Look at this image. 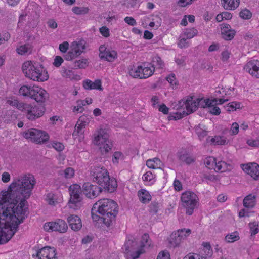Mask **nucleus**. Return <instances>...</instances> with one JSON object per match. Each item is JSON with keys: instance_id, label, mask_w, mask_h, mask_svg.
I'll use <instances>...</instances> for the list:
<instances>
[{"instance_id": "nucleus-24", "label": "nucleus", "mask_w": 259, "mask_h": 259, "mask_svg": "<svg viewBox=\"0 0 259 259\" xmlns=\"http://www.w3.org/2000/svg\"><path fill=\"white\" fill-rule=\"evenodd\" d=\"M84 48V46L77 44L65 55V59L66 60H72L74 58L80 55Z\"/></svg>"}, {"instance_id": "nucleus-61", "label": "nucleus", "mask_w": 259, "mask_h": 259, "mask_svg": "<svg viewBox=\"0 0 259 259\" xmlns=\"http://www.w3.org/2000/svg\"><path fill=\"white\" fill-rule=\"evenodd\" d=\"M124 21L128 25L133 26L136 25L137 24L136 20L132 17H126L124 18Z\"/></svg>"}, {"instance_id": "nucleus-53", "label": "nucleus", "mask_w": 259, "mask_h": 259, "mask_svg": "<svg viewBox=\"0 0 259 259\" xmlns=\"http://www.w3.org/2000/svg\"><path fill=\"white\" fill-rule=\"evenodd\" d=\"M239 16L243 19H249L252 17V13L249 10L245 9L240 12Z\"/></svg>"}, {"instance_id": "nucleus-41", "label": "nucleus", "mask_w": 259, "mask_h": 259, "mask_svg": "<svg viewBox=\"0 0 259 259\" xmlns=\"http://www.w3.org/2000/svg\"><path fill=\"white\" fill-rule=\"evenodd\" d=\"M161 204L156 201H153L149 205V211L153 214H156L161 209Z\"/></svg>"}, {"instance_id": "nucleus-39", "label": "nucleus", "mask_w": 259, "mask_h": 259, "mask_svg": "<svg viewBox=\"0 0 259 259\" xmlns=\"http://www.w3.org/2000/svg\"><path fill=\"white\" fill-rule=\"evenodd\" d=\"M74 170L72 167H67L60 172V175L65 178L68 179L73 178L74 175Z\"/></svg>"}, {"instance_id": "nucleus-7", "label": "nucleus", "mask_w": 259, "mask_h": 259, "mask_svg": "<svg viewBox=\"0 0 259 259\" xmlns=\"http://www.w3.org/2000/svg\"><path fill=\"white\" fill-rule=\"evenodd\" d=\"M70 199L66 207L74 210L79 209L82 205L81 190L79 185L74 184L69 187Z\"/></svg>"}, {"instance_id": "nucleus-20", "label": "nucleus", "mask_w": 259, "mask_h": 259, "mask_svg": "<svg viewBox=\"0 0 259 259\" xmlns=\"http://www.w3.org/2000/svg\"><path fill=\"white\" fill-rule=\"evenodd\" d=\"M228 100V99H224L223 98H215L211 100L209 99H204L203 98L196 99V104L198 108H208L209 105L211 104H223Z\"/></svg>"}, {"instance_id": "nucleus-23", "label": "nucleus", "mask_w": 259, "mask_h": 259, "mask_svg": "<svg viewBox=\"0 0 259 259\" xmlns=\"http://www.w3.org/2000/svg\"><path fill=\"white\" fill-rule=\"evenodd\" d=\"M236 33L235 30L231 29L230 25L222 24L221 25V34L222 37L227 40L232 39Z\"/></svg>"}, {"instance_id": "nucleus-54", "label": "nucleus", "mask_w": 259, "mask_h": 259, "mask_svg": "<svg viewBox=\"0 0 259 259\" xmlns=\"http://www.w3.org/2000/svg\"><path fill=\"white\" fill-rule=\"evenodd\" d=\"M51 145L52 147L59 152L62 151L64 148V146L60 142L53 141L51 143Z\"/></svg>"}, {"instance_id": "nucleus-56", "label": "nucleus", "mask_w": 259, "mask_h": 259, "mask_svg": "<svg viewBox=\"0 0 259 259\" xmlns=\"http://www.w3.org/2000/svg\"><path fill=\"white\" fill-rule=\"evenodd\" d=\"M187 39L186 37L182 38L178 43V46L181 48L188 47L190 46V42Z\"/></svg>"}, {"instance_id": "nucleus-44", "label": "nucleus", "mask_w": 259, "mask_h": 259, "mask_svg": "<svg viewBox=\"0 0 259 259\" xmlns=\"http://www.w3.org/2000/svg\"><path fill=\"white\" fill-rule=\"evenodd\" d=\"M217 159L213 157H209L205 159L204 163L209 169H213L217 162Z\"/></svg>"}, {"instance_id": "nucleus-3", "label": "nucleus", "mask_w": 259, "mask_h": 259, "mask_svg": "<svg viewBox=\"0 0 259 259\" xmlns=\"http://www.w3.org/2000/svg\"><path fill=\"white\" fill-rule=\"evenodd\" d=\"M91 177L93 182L108 192H113L117 188L116 180L110 177L108 171L104 167L96 166L92 168Z\"/></svg>"}, {"instance_id": "nucleus-31", "label": "nucleus", "mask_w": 259, "mask_h": 259, "mask_svg": "<svg viewBox=\"0 0 259 259\" xmlns=\"http://www.w3.org/2000/svg\"><path fill=\"white\" fill-rule=\"evenodd\" d=\"M256 197L254 195L249 194L243 199V206L248 208H253L255 205Z\"/></svg>"}, {"instance_id": "nucleus-34", "label": "nucleus", "mask_w": 259, "mask_h": 259, "mask_svg": "<svg viewBox=\"0 0 259 259\" xmlns=\"http://www.w3.org/2000/svg\"><path fill=\"white\" fill-rule=\"evenodd\" d=\"M228 166L230 167V165L224 161H217L214 170L217 172H223L229 169Z\"/></svg>"}, {"instance_id": "nucleus-42", "label": "nucleus", "mask_w": 259, "mask_h": 259, "mask_svg": "<svg viewBox=\"0 0 259 259\" xmlns=\"http://www.w3.org/2000/svg\"><path fill=\"white\" fill-rule=\"evenodd\" d=\"M72 12L76 15H83L89 12V9L87 7H74L72 9Z\"/></svg>"}, {"instance_id": "nucleus-30", "label": "nucleus", "mask_w": 259, "mask_h": 259, "mask_svg": "<svg viewBox=\"0 0 259 259\" xmlns=\"http://www.w3.org/2000/svg\"><path fill=\"white\" fill-rule=\"evenodd\" d=\"M179 159L187 164H190L195 161V158L186 151H182L179 154Z\"/></svg>"}, {"instance_id": "nucleus-27", "label": "nucleus", "mask_w": 259, "mask_h": 259, "mask_svg": "<svg viewBox=\"0 0 259 259\" xmlns=\"http://www.w3.org/2000/svg\"><path fill=\"white\" fill-rule=\"evenodd\" d=\"M83 85L87 90L97 89L100 91L103 90L102 87L101 81L99 79L96 80L94 82L87 79L83 82Z\"/></svg>"}, {"instance_id": "nucleus-52", "label": "nucleus", "mask_w": 259, "mask_h": 259, "mask_svg": "<svg viewBox=\"0 0 259 259\" xmlns=\"http://www.w3.org/2000/svg\"><path fill=\"white\" fill-rule=\"evenodd\" d=\"M240 108V103L236 102H232L230 103L227 107V110L228 111H235L237 109H239Z\"/></svg>"}, {"instance_id": "nucleus-43", "label": "nucleus", "mask_w": 259, "mask_h": 259, "mask_svg": "<svg viewBox=\"0 0 259 259\" xmlns=\"http://www.w3.org/2000/svg\"><path fill=\"white\" fill-rule=\"evenodd\" d=\"M239 239V234L237 232H234L228 234L225 237V240L229 243H232Z\"/></svg>"}, {"instance_id": "nucleus-45", "label": "nucleus", "mask_w": 259, "mask_h": 259, "mask_svg": "<svg viewBox=\"0 0 259 259\" xmlns=\"http://www.w3.org/2000/svg\"><path fill=\"white\" fill-rule=\"evenodd\" d=\"M218 104H211L208 107V112H210L211 114L218 115L220 114L221 111L220 109L217 106V105Z\"/></svg>"}, {"instance_id": "nucleus-1", "label": "nucleus", "mask_w": 259, "mask_h": 259, "mask_svg": "<svg viewBox=\"0 0 259 259\" xmlns=\"http://www.w3.org/2000/svg\"><path fill=\"white\" fill-rule=\"evenodd\" d=\"M36 182L33 175L23 174L13 181L7 191L0 193V211L15 217L17 227L27 215L26 200L31 195Z\"/></svg>"}, {"instance_id": "nucleus-16", "label": "nucleus", "mask_w": 259, "mask_h": 259, "mask_svg": "<svg viewBox=\"0 0 259 259\" xmlns=\"http://www.w3.org/2000/svg\"><path fill=\"white\" fill-rule=\"evenodd\" d=\"M83 187L84 194L90 198L97 197L102 191L101 187L89 183H85Z\"/></svg>"}, {"instance_id": "nucleus-2", "label": "nucleus", "mask_w": 259, "mask_h": 259, "mask_svg": "<svg viewBox=\"0 0 259 259\" xmlns=\"http://www.w3.org/2000/svg\"><path fill=\"white\" fill-rule=\"evenodd\" d=\"M94 211H98L100 214L103 215L101 219L103 220V223L109 227L118 213V205L111 199H101L94 204Z\"/></svg>"}, {"instance_id": "nucleus-18", "label": "nucleus", "mask_w": 259, "mask_h": 259, "mask_svg": "<svg viewBox=\"0 0 259 259\" xmlns=\"http://www.w3.org/2000/svg\"><path fill=\"white\" fill-rule=\"evenodd\" d=\"M245 71L249 73L252 76L259 78V61L252 60L248 62L244 67Z\"/></svg>"}, {"instance_id": "nucleus-60", "label": "nucleus", "mask_w": 259, "mask_h": 259, "mask_svg": "<svg viewBox=\"0 0 259 259\" xmlns=\"http://www.w3.org/2000/svg\"><path fill=\"white\" fill-rule=\"evenodd\" d=\"M63 58L60 56H57L55 57V58L54 59L53 65L55 66L58 67L61 65V64L63 63Z\"/></svg>"}, {"instance_id": "nucleus-63", "label": "nucleus", "mask_w": 259, "mask_h": 259, "mask_svg": "<svg viewBox=\"0 0 259 259\" xmlns=\"http://www.w3.org/2000/svg\"><path fill=\"white\" fill-rule=\"evenodd\" d=\"M157 259H170V255L168 252L164 251L159 253Z\"/></svg>"}, {"instance_id": "nucleus-13", "label": "nucleus", "mask_w": 259, "mask_h": 259, "mask_svg": "<svg viewBox=\"0 0 259 259\" xmlns=\"http://www.w3.org/2000/svg\"><path fill=\"white\" fill-rule=\"evenodd\" d=\"M68 228L66 222L61 219H57L54 222L46 223L44 225V229L45 231H58L60 233H64Z\"/></svg>"}, {"instance_id": "nucleus-26", "label": "nucleus", "mask_w": 259, "mask_h": 259, "mask_svg": "<svg viewBox=\"0 0 259 259\" xmlns=\"http://www.w3.org/2000/svg\"><path fill=\"white\" fill-rule=\"evenodd\" d=\"M184 103L187 111L184 112L183 115H189L198 108L196 99L194 100L192 97H188Z\"/></svg>"}, {"instance_id": "nucleus-5", "label": "nucleus", "mask_w": 259, "mask_h": 259, "mask_svg": "<svg viewBox=\"0 0 259 259\" xmlns=\"http://www.w3.org/2000/svg\"><path fill=\"white\" fill-rule=\"evenodd\" d=\"M22 70L27 77L33 81L42 82L49 78L47 71L41 65L36 62H25L22 66Z\"/></svg>"}, {"instance_id": "nucleus-10", "label": "nucleus", "mask_w": 259, "mask_h": 259, "mask_svg": "<svg viewBox=\"0 0 259 259\" xmlns=\"http://www.w3.org/2000/svg\"><path fill=\"white\" fill-rule=\"evenodd\" d=\"M108 135L103 129L97 131L94 134V143L99 146L102 152H109L112 147V143L108 139Z\"/></svg>"}, {"instance_id": "nucleus-12", "label": "nucleus", "mask_w": 259, "mask_h": 259, "mask_svg": "<svg viewBox=\"0 0 259 259\" xmlns=\"http://www.w3.org/2000/svg\"><path fill=\"white\" fill-rule=\"evenodd\" d=\"M24 138L38 144L45 142L49 139V136L45 131L35 128H31L23 133Z\"/></svg>"}, {"instance_id": "nucleus-55", "label": "nucleus", "mask_w": 259, "mask_h": 259, "mask_svg": "<svg viewBox=\"0 0 259 259\" xmlns=\"http://www.w3.org/2000/svg\"><path fill=\"white\" fill-rule=\"evenodd\" d=\"M203 251L204 252L205 258L209 257L211 256L212 250L211 249V246L209 244H206L203 248Z\"/></svg>"}, {"instance_id": "nucleus-25", "label": "nucleus", "mask_w": 259, "mask_h": 259, "mask_svg": "<svg viewBox=\"0 0 259 259\" xmlns=\"http://www.w3.org/2000/svg\"><path fill=\"white\" fill-rule=\"evenodd\" d=\"M67 221L71 228L74 231H78L82 227L81 220L77 215H70L68 217Z\"/></svg>"}, {"instance_id": "nucleus-38", "label": "nucleus", "mask_w": 259, "mask_h": 259, "mask_svg": "<svg viewBox=\"0 0 259 259\" xmlns=\"http://www.w3.org/2000/svg\"><path fill=\"white\" fill-rule=\"evenodd\" d=\"M17 52L20 55H25L31 52V47L29 44H25L20 46L16 49Z\"/></svg>"}, {"instance_id": "nucleus-22", "label": "nucleus", "mask_w": 259, "mask_h": 259, "mask_svg": "<svg viewBox=\"0 0 259 259\" xmlns=\"http://www.w3.org/2000/svg\"><path fill=\"white\" fill-rule=\"evenodd\" d=\"M191 233L189 229H182L177 231V233L172 234V239H175L174 244L176 246L178 245L181 242L185 239Z\"/></svg>"}, {"instance_id": "nucleus-48", "label": "nucleus", "mask_w": 259, "mask_h": 259, "mask_svg": "<svg viewBox=\"0 0 259 259\" xmlns=\"http://www.w3.org/2000/svg\"><path fill=\"white\" fill-rule=\"evenodd\" d=\"M83 102L78 100L76 102V106H74L72 109L73 112L75 113H82L84 110Z\"/></svg>"}, {"instance_id": "nucleus-35", "label": "nucleus", "mask_w": 259, "mask_h": 259, "mask_svg": "<svg viewBox=\"0 0 259 259\" xmlns=\"http://www.w3.org/2000/svg\"><path fill=\"white\" fill-rule=\"evenodd\" d=\"M146 165L150 168L155 169L161 165V161L158 158L149 159L146 161Z\"/></svg>"}, {"instance_id": "nucleus-58", "label": "nucleus", "mask_w": 259, "mask_h": 259, "mask_svg": "<svg viewBox=\"0 0 259 259\" xmlns=\"http://www.w3.org/2000/svg\"><path fill=\"white\" fill-rule=\"evenodd\" d=\"M246 143L249 146L251 147H258L259 146V139H248Z\"/></svg>"}, {"instance_id": "nucleus-50", "label": "nucleus", "mask_w": 259, "mask_h": 259, "mask_svg": "<svg viewBox=\"0 0 259 259\" xmlns=\"http://www.w3.org/2000/svg\"><path fill=\"white\" fill-rule=\"evenodd\" d=\"M124 159L123 154L119 151L115 152L113 155V162L114 163H118L120 160H122Z\"/></svg>"}, {"instance_id": "nucleus-47", "label": "nucleus", "mask_w": 259, "mask_h": 259, "mask_svg": "<svg viewBox=\"0 0 259 259\" xmlns=\"http://www.w3.org/2000/svg\"><path fill=\"white\" fill-rule=\"evenodd\" d=\"M142 178L144 181L149 182L150 184H153L155 181L154 176L150 171L146 172L143 175Z\"/></svg>"}, {"instance_id": "nucleus-46", "label": "nucleus", "mask_w": 259, "mask_h": 259, "mask_svg": "<svg viewBox=\"0 0 259 259\" xmlns=\"http://www.w3.org/2000/svg\"><path fill=\"white\" fill-rule=\"evenodd\" d=\"M211 142L214 145H224L226 143V140L223 137L215 136L211 139Z\"/></svg>"}, {"instance_id": "nucleus-49", "label": "nucleus", "mask_w": 259, "mask_h": 259, "mask_svg": "<svg viewBox=\"0 0 259 259\" xmlns=\"http://www.w3.org/2000/svg\"><path fill=\"white\" fill-rule=\"evenodd\" d=\"M239 125L237 122H233L229 130V134L231 136L237 135L239 132Z\"/></svg>"}, {"instance_id": "nucleus-6", "label": "nucleus", "mask_w": 259, "mask_h": 259, "mask_svg": "<svg viewBox=\"0 0 259 259\" xmlns=\"http://www.w3.org/2000/svg\"><path fill=\"white\" fill-rule=\"evenodd\" d=\"M151 243L149 235L145 233L142 236L140 248L136 246V242L132 240H126L124 244L125 252L130 254L132 259H136L144 252L143 248L149 247Z\"/></svg>"}, {"instance_id": "nucleus-17", "label": "nucleus", "mask_w": 259, "mask_h": 259, "mask_svg": "<svg viewBox=\"0 0 259 259\" xmlns=\"http://www.w3.org/2000/svg\"><path fill=\"white\" fill-rule=\"evenodd\" d=\"M38 259H57L55 249L54 247H44L37 252Z\"/></svg>"}, {"instance_id": "nucleus-28", "label": "nucleus", "mask_w": 259, "mask_h": 259, "mask_svg": "<svg viewBox=\"0 0 259 259\" xmlns=\"http://www.w3.org/2000/svg\"><path fill=\"white\" fill-rule=\"evenodd\" d=\"M221 4L226 10H234L239 5V0H221Z\"/></svg>"}, {"instance_id": "nucleus-64", "label": "nucleus", "mask_w": 259, "mask_h": 259, "mask_svg": "<svg viewBox=\"0 0 259 259\" xmlns=\"http://www.w3.org/2000/svg\"><path fill=\"white\" fill-rule=\"evenodd\" d=\"M230 57V53L228 51H223L221 54V60L223 62L227 61Z\"/></svg>"}, {"instance_id": "nucleus-14", "label": "nucleus", "mask_w": 259, "mask_h": 259, "mask_svg": "<svg viewBox=\"0 0 259 259\" xmlns=\"http://www.w3.org/2000/svg\"><path fill=\"white\" fill-rule=\"evenodd\" d=\"M31 99L37 103H44L49 98V95L44 89L38 86H34L32 89Z\"/></svg>"}, {"instance_id": "nucleus-32", "label": "nucleus", "mask_w": 259, "mask_h": 259, "mask_svg": "<svg viewBox=\"0 0 259 259\" xmlns=\"http://www.w3.org/2000/svg\"><path fill=\"white\" fill-rule=\"evenodd\" d=\"M150 64H151V66H153L154 70H155V68L162 69L165 66L164 62L158 56L153 57Z\"/></svg>"}, {"instance_id": "nucleus-9", "label": "nucleus", "mask_w": 259, "mask_h": 259, "mask_svg": "<svg viewBox=\"0 0 259 259\" xmlns=\"http://www.w3.org/2000/svg\"><path fill=\"white\" fill-rule=\"evenodd\" d=\"M19 110L25 113L27 118L30 120H34L42 116L44 114V108L37 106H32L31 104L19 103L17 104Z\"/></svg>"}, {"instance_id": "nucleus-57", "label": "nucleus", "mask_w": 259, "mask_h": 259, "mask_svg": "<svg viewBox=\"0 0 259 259\" xmlns=\"http://www.w3.org/2000/svg\"><path fill=\"white\" fill-rule=\"evenodd\" d=\"M166 80L168 82L172 85H177V81L175 75L174 74H171L166 77Z\"/></svg>"}, {"instance_id": "nucleus-36", "label": "nucleus", "mask_w": 259, "mask_h": 259, "mask_svg": "<svg viewBox=\"0 0 259 259\" xmlns=\"http://www.w3.org/2000/svg\"><path fill=\"white\" fill-rule=\"evenodd\" d=\"M45 200L50 205L55 206L58 203L57 196L52 192L46 194Z\"/></svg>"}, {"instance_id": "nucleus-19", "label": "nucleus", "mask_w": 259, "mask_h": 259, "mask_svg": "<svg viewBox=\"0 0 259 259\" xmlns=\"http://www.w3.org/2000/svg\"><path fill=\"white\" fill-rule=\"evenodd\" d=\"M89 120L87 116L84 115L81 116L75 126L73 135L74 136L83 135L84 132V128L89 123Z\"/></svg>"}, {"instance_id": "nucleus-37", "label": "nucleus", "mask_w": 259, "mask_h": 259, "mask_svg": "<svg viewBox=\"0 0 259 259\" xmlns=\"http://www.w3.org/2000/svg\"><path fill=\"white\" fill-rule=\"evenodd\" d=\"M198 33V30L194 28H188L184 30L183 35L186 37L187 39H191L196 36Z\"/></svg>"}, {"instance_id": "nucleus-40", "label": "nucleus", "mask_w": 259, "mask_h": 259, "mask_svg": "<svg viewBox=\"0 0 259 259\" xmlns=\"http://www.w3.org/2000/svg\"><path fill=\"white\" fill-rule=\"evenodd\" d=\"M88 60L87 59L82 58L76 60L74 63V66L79 69L85 68L88 66Z\"/></svg>"}, {"instance_id": "nucleus-62", "label": "nucleus", "mask_w": 259, "mask_h": 259, "mask_svg": "<svg viewBox=\"0 0 259 259\" xmlns=\"http://www.w3.org/2000/svg\"><path fill=\"white\" fill-rule=\"evenodd\" d=\"M69 47V44L67 41H64L59 45V50L61 52L65 53L67 51Z\"/></svg>"}, {"instance_id": "nucleus-59", "label": "nucleus", "mask_w": 259, "mask_h": 259, "mask_svg": "<svg viewBox=\"0 0 259 259\" xmlns=\"http://www.w3.org/2000/svg\"><path fill=\"white\" fill-rule=\"evenodd\" d=\"M100 32L101 34L105 37H107L110 35L109 29L106 26L100 28Z\"/></svg>"}, {"instance_id": "nucleus-11", "label": "nucleus", "mask_w": 259, "mask_h": 259, "mask_svg": "<svg viewBox=\"0 0 259 259\" xmlns=\"http://www.w3.org/2000/svg\"><path fill=\"white\" fill-rule=\"evenodd\" d=\"M154 72L153 66L150 63H144L129 71L130 76L133 78L145 79L152 76Z\"/></svg>"}, {"instance_id": "nucleus-33", "label": "nucleus", "mask_w": 259, "mask_h": 259, "mask_svg": "<svg viewBox=\"0 0 259 259\" xmlns=\"http://www.w3.org/2000/svg\"><path fill=\"white\" fill-rule=\"evenodd\" d=\"M34 86L24 85L22 86L19 89V93L21 95L24 97L31 98V94H32V89Z\"/></svg>"}, {"instance_id": "nucleus-15", "label": "nucleus", "mask_w": 259, "mask_h": 259, "mask_svg": "<svg viewBox=\"0 0 259 259\" xmlns=\"http://www.w3.org/2000/svg\"><path fill=\"white\" fill-rule=\"evenodd\" d=\"M99 56L109 62H113L117 58V53L115 51L110 50L105 45H101L99 47Z\"/></svg>"}, {"instance_id": "nucleus-21", "label": "nucleus", "mask_w": 259, "mask_h": 259, "mask_svg": "<svg viewBox=\"0 0 259 259\" xmlns=\"http://www.w3.org/2000/svg\"><path fill=\"white\" fill-rule=\"evenodd\" d=\"M243 170L254 180L259 177V165L255 163L242 165Z\"/></svg>"}, {"instance_id": "nucleus-4", "label": "nucleus", "mask_w": 259, "mask_h": 259, "mask_svg": "<svg viewBox=\"0 0 259 259\" xmlns=\"http://www.w3.org/2000/svg\"><path fill=\"white\" fill-rule=\"evenodd\" d=\"M4 212L0 211V244L10 240L18 228L15 222L16 218L8 216Z\"/></svg>"}, {"instance_id": "nucleus-8", "label": "nucleus", "mask_w": 259, "mask_h": 259, "mask_svg": "<svg viewBox=\"0 0 259 259\" xmlns=\"http://www.w3.org/2000/svg\"><path fill=\"white\" fill-rule=\"evenodd\" d=\"M197 195L190 191H186L182 194L181 201L183 206L186 208V213L190 215L192 214L194 208L198 202Z\"/></svg>"}, {"instance_id": "nucleus-51", "label": "nucleus", "mask_w": 259, "mask_h": 259, "mask_svg": "<svg viewBox=\"0 0 259 259\" xmlns=\"http://www.w3.org/2000/svg\"><path fill=\"white\" fill-rule=\"evenodd\" d=\"M249 226L251 235H255L259 232L258 224L256 222L249 223Z\"/></svg>"}, {"instance_id": "nucleus-29", "label": "nucleus", "mask_w": 259, "mask_h": 259, "mask_svg": "<svg viewBox=\"0 0 259 259\" xmlns=\"http://www.w3.org/2000/svg\"><path fill=\"white\" fill-rule=\"evenodd\" d=\"M138 196L140 201L143 203H147L151 199V196L149 192L144 189L139 190Z\"/></svg>"}]
</instances>
